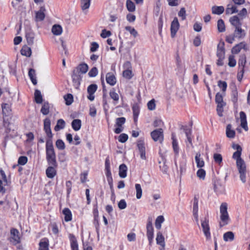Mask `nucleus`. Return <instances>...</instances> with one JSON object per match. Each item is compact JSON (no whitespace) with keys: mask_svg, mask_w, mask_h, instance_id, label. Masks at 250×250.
Returning <instances> with one entry per match:
<instances>
[{"mask_svg":"<svg viewBox=\"0 0 250 250\" xmlns=\"http://www.w3.org/2000/svg\"><path fill=\"white\" fill-rule=\"evenodd\" d=\"M21 53L23 56L29 57L31 55L32 53L31 49L27 45H24L21 50Z\"/></svg>","mask_w":250,"mask_h":250,"instance_id":"obj_29","label":"nucleus"},{"mask_svg":"<svg viewBox=\"0 0 250 250\" xmlns=\"http://www.w3.org/2000/svg\"><path fill=\"white\" fill-rule=\"evenodd\" d=\"M28 161L27 157L24 156H20L18 159V164L20 165H25Z\"/></svg>","mask_w":250,"mask_h":250,"instance_id":"obj_62","label":"nucleus"},{"mask_svg":"<svg viewBox=\"0 0 250 250\" xmlns=\"http://www.w3.org/2000/svg\"><path fill=\"white\" fill-rule=\"evenodd\" d=\"M225 94L217 93L215 96V102L217 104V111L220 117L223 116V107L226 105V103L223 101V96Z\"/></svg>","mask_w":250,"mask_h":250,"instance_id":"obj_4","label":"nucleus"},{"mask_svg":"<svg viewBox=\"0 0 250 250\" xmlns=\"http://www.w3.org/2000/svg\"><path fill=\"white\" fill-rule=\"evenodd\" d=\"M81 6L83 10L89 8L90 5L91 0H81Z\"/></svg>","mask_w":250,"mask_h":250,"instance_id":"obj_46","label":"nucleus"},{"mask_svg":"<svg viewBox=\"0 0 250 250\" xmlns=\"http://www.w3.org/2000/svg\"><path fill=\"white\" fill-rule=\"evenodd\" d=\"M26 39L29 45H32L34 43V34L32 32H28L26 33Z\"/></svg>","mask_w":250,"mask_h":250,"instance_id":"obj_32","label":"nucleus"},{"mask_svg":"<svg viewBox=\"0 0 250 250\" xmlns=\"http://www.w3.org/2000/svg\"><path fill=\"white\" fill-rule=\"evenodd\" d=\"M132 109L133 114V120L134 122L136 123L138 121V118L140 113V108L137 104H135L133 105Z\"/></svg>","mask_w":250,"mask_h":250,"instance_id":"obj_31","label":"nucleus"},{"mask_svg":"<svg viewBox=\"0 0 250 250\" xmlns=\"http://www.w3.org/2000/svg\"><path fill=\"white\" fill-rule=\"evenodd\" d=\"M209 226L208 221H204V234L205 235L207 239L210 238V233L209 231Z\"/></svg>","mask_w":250,"mask_h":250,"instance_id":"obj_51","label":"nucleus"},{"mask_svg":"<svg viewBox=\"0 0 250 250\" xmlns=\"http://www.w3.org/2000/svg\"><path fill=\"white\" fill-rule=\"evenodd\" d=\"M25 136L26 137L25 140L26 143H30L34 139V134L31 132L26 133Z\"/></svg>","mask_w":250,"mask_h":250,"instance_id":"obj_63","label":"nucleus"},{"mask_svg":"<svg viewBox=\"0 0 250 250\" xmlns=\"http://www.w3.org/2000/svg\"><path fill=\"white\" fill-rule=\"evenodd\" d=\"M56 146L60 150H63L65 147L64 142L61 139L56 141Z\"/></svg>","mask_w":250,"mask_h":250,"instance_id":"obj_59","label":"nucleus"},{"mask_svg":"<svg viewBox=\"0 0 250 250\" xmlns=\"http://www.w3.org/2000/svg\"><path fill=\"white\" fill-rule=\"evenodd\" d=\"M147 108L148 109H149L150 110H154L156 107V104L155 103L154 100L152 99V100H150V101H149L147 103Z\"/></svg>","mask_w":250,"mask_h":250,"instance_id":"obj_64","label":"nucleus"},{"mask_svg":"<svg viewBox=\"0 0 250 250\" xmlns=\"http://www.w3.org/2000/svg\"><path fill=\"white\" fill-rule=\"evenodd\" d=\"M35 70L33 68H30L28 71V76L32 83L35 85L37 84V80L36 77Z\"/></svg>","mask_w":250,"mask_h":250,"instance_id":"obj_30","label":"nucleus"},{"mask_svg":"<svg viewBox=\"0 0 250 250\" xmlns=\"http://www.w3.org/2000/svg\"><path fill=\"white\" fill-rule=\"evenodd\" d=\"M135 189L136 190V198L138 199H139L141 198L142 195V189L141 185L139 184H136Z\"/></svg>","mask_w":250,"mask_h":250,"instance_id":"obj_54","label":"nucleus"},{"mask_svg":"<svg viewBox=\"0 0 250 250\" xmlns=\"http://www.w3.org/2000/svg\"><path fill=\"white\" fill-rule=\"evenodd\" d=\"M46 159L48 167L46 169L45 173L47 177L53 179L57 173V168L58 165L56 160L55 151L45 152Z\"/></svg>","mask_w":250,"mask_h":250,"instance_id":"obj_1","label":"nucleus"},{"mask_svg":"<svg viewBox=\"0 0 250 250\" xmlns=\"http://www.w3.org/2000/svg\"><path fill=\"white\" fill-rule=\"evenodd\" d=\"M73 85L75 88L78 89L81 84L82 77L79 72L73 70L71 75Z\"/></svg>","mask_w":250,"mask_h":250,"instance_id":"obj_10","label":"nucleus"},{"mask_svg":"<svg viewBox=\"0 0 250 250\" xmlns=\"http://www.w3.org/2000/svg\"><path fill=\"white\" fill-rule=\"evenodd\" d=\"M53 233L56 235H58L60 230L56 222L51 223L50 225Z\"/></svg>","mask_w":250,"mask_h":250,"instance_id":"obj_50","label":"nucleus"},{"mask_svg":"<svg viewBox=\"0 0 250 250\" xmlns=\"http://www.w3.org/2000/svg\"><path fill=\"white\" fill-rule=\"evenodd\" d=\"M240 121L241 126L245 130V131H248L249 127L247 121V117L246 114L243 111H241L240 112Z\"/></svg>","mask_w":250,"mask_h":250,"instance_id":"obj_15","label":"nucleus"},{"mask_svg":"<svg viewBox=\"0 0 250 250\" xmlns=\"http://www.w3.org/2000/svg\"><path fill=\"white\" fill-rule=\"evenodd\" d=\"M10 241L13 245H16L21 242V238L20 235V232L17 229L12 228L10 230Z\"/></svg>","mask_w":250,"mask_h":250,"instance_id":"obj_7","label":"nucleus"},{"mask_svg":"<svg viewBox=\"0 0 250 250\" xmlns=\"http://www.w3.org/2000/svg\"><path fill=\"white\" fill-rule=\"evenodd\" d=\"M150 136L154 142L162 144L164 140V131L161 128L155 129L150 133Z\"/></svg>","mask_w":250,"mask_h":250,"instance_id":"obj_5","label":"nucleus"},{"mask_svg":"<svg viewBox=\"0 0 250 250\" xmlns=\"http://www.w3.org/2000/svg\"><path fill=\"white\" fill-rule=\"evenodd\" d=\"M246 63V57L245 55L240 56L238 61V69H244V67Z\"/></svg>","mask_w":250,"mask_h":250,"instance_id":"obj_39","label":"nucleus"},{"mask_svg":"<svg viewBox=\"0 0 250 250\" xmlns=\"http://www.w3.org/2000/svg\"><path fill=\"white\" fill-rule=\"evenodd\" d=\"M234 33L238 38H242L245 35L244 30L241 28V26L235 28Z\"/></svg>","mask_w":250,"mask_h":250,"instance_id":"obj_48","label":"nucleus"},{"mask_svg":"<svg viewBox=\"0 0 250 250\" xmlns=\"http://www.w3.org/2000/svg\"><path fill=\"white\" fill-rule=\"evenodd\" d=\"M34 100L37 104H41L42 102V96L41 91L38 89H36L35 91Z\"/></svg>","mask_w":250,"mask_h":250,"instance_id":"obj_34","label":"nucleus"},{"mask_svg":"<svg viewBox=\"0 0 250 250\" xmlns=\"http://www.w3.org/2000/svg\"><path fill=\"white\" fill-rule=\"evenodd\" d=\"M231 128V125L230 124L228 125L226 127V135L229 138H233L235 135V131Z\"/></svg>","mask_w":250,"mask_h":250,"instance_id":"obj_36","label":"nucleus"},{"mask_svg":"<svg viewBox=\"0 0 250 250\" xmlns=\"http://www.w3.org/2000/svg\"><path fill=\"white\" fill-rule=\"evenodd\" d=\"M51 122L49 118H45L43 121V130L46 135L45 143V152L55 151L53 144V134L51 131Z\"/></svg>","mask_w":250,"mask_h":250,"instance_id":"obj_2","label":"nucleus"},{"mask_svg":"<svg viewBox=\"0 0 250 250\" xmlns=\"http://www.w3.org/2000/svg\"><path fill=\"white\" fill-rule=\"evenodd\" d=\"M45 8L44 6H41L40 10L36 13V18L37 21H42L45 18Z\"/></svg>","mask_w":250,"mask_h":250,"instance_id":"obj_25","label":"nucleus"},{"mask_svg":"<svg viewBox=\"0 0 250 250\" xmlns=\"http://www.w3.org/2000/svg\"><path fill=\"white\" fill-rule=\"evenodd\" d=\"M63 98L67 105H70L73 102V97L71 94H67Z\"/></svg>","mask_w":250,"mask_h":250,"instance_id":"obj_49","label":"nucleus"},{"mask_svg":"<svg viewBox=\"0 0 250 250\" xmlns=\"http://www.w3.org/2000/svg\"><path fill=\"white\" fill-rule=\"evenodd\" d=\"M136 146L140 153L141 158L143 160H146V147L144 138H140L136 141Z\"/></svg>","mask_w":250,"mask_h":250,"instance_id":"obj_6","label":"nucleus"},{"mask_svg":"<svg viewBox=\"0 0 250 250\" xmlns=\"http://www.w3.org/2000/svg\"><path fill=\"white\" fill-rule=\"evenodd\" d=\"M125 29L128 31L134 38H136L138 35V32L134 27L130 26H127L125 27Z\"/></svg>","mask_w":250,"mask_h":250,"instance_id":"obj_53","label":"nucleus"},{"mask_svg":"<svg viewBox=\"0 0 250 250\" xmlns=\"http://www.w3.org/2000/svg\"><path fill=\"white\" fill-rule=\"evenodd\" d=\"M225 54L224 43L223 42H219L217 46V56L218 58H224Z\"/></svg>","mask_w":250,"mask_h":250,"instance_id":"obj_22","label":"nucleus"},{"mask_svg":"<svg viewBox=\"0 0 250 250\" xmlns=\"http://www.w3.org/2000/svg\"><path fill=\"white\" fill-rule=\"evenodd\" d=\"M128 139V136L125 133H122L118 137V141L122 143L126 142Z\"/></svg>","mask_w":250,"mask_h":250,"instance_id":"obj_58","label":"nucleus"},{"mask_svg":"<svg viewBox=\"0 0 250 250\" xmlns=\"http://www.w3.org/2000/svg\"><path fill=\"white\" fill-rule=\"evenodd\" d=\"M180 24L178 18L175 17L172 21L170 25V35L172 38H174L179 29Z\"/></svg>","mask_w":250,"mask_h":250,"instance_id":"obj_12","label":"nucleus"},{"mask_svg":"<svg viewBox=\"0 0 250 250\" xmlns=\"http://www.w3.org/2000/svg\"><path fill=\"white\" fill-rule=\"evenodd\" d=\"M218 86L222 89L223 94H225L227 87V83L225 81H219L218 82Z\"/></svg>","mask_w":250,"mask_h":250,"instance_id":"obj_56","label":"nucleus"},{"mask_svg":"<svg viewBox=\"0 0 250 250\" xmlns=\"http://www.w3.org/2000/svg\"><path fill=\"white\" fill-rule=\"evenodd\" d=\"M2 111L3 115L8 116L11 110L8 104L4 103L1 104Z\"/></svg>","mask_w":250,"mask_h":250,"instance_id":"obj_43","label":"nucleus"},{"mask_svg":"<svg viewBox=\"0 0 250 250\" xmlns=\"http://www.w3.org/2000/svg\"><path fill=\"white\" fill-rule=\"evenodd\" d=\"M232 147L234 149L236 150V151L233 154L232 158H238L239 157H241L242 151V149L241 146L238 144H233Z\"/></svg>","mask_w":250,"mask_h":250,"instance_id":"obj_27","label":"nucleus"},{"mask_svg":"<svg viewBox=\"0 0 250 250\" xmlns=\"http://www.w3.org/2000/svg\"><path fill=\"white\" fill-rule=\"evenodd\" d=\"M98 88L97 85L96 84H91L87 87L88 93H95Z\"/></svg>","mask_w":250,"mask_h":250,"instance_id":"obj_57","label":"nucleus"},{"mask_svg":"<svg viewBox=\"0 0 250 250\" xmlns=\"http://www.w3.org/2000/svg\"><path fill=\"white\" fill-rule=\"evenodd\" d=\"M165 219L163 216L160 215L158 216L155 220V227L158 229H160L161 228V224L164 222Z\"/></svg>","mask_w":250,"mask_h":250,"instance_id":"obj_41","label":"nucleus"},{"mask_svg":"<svg viewBox=\"0 0 250 250\" xmlns=\"http://www.w3.org/2000/svg\"><path fill=\"white\" fill-rule=\"evenodd\" d=\"M127 167L125 164H122L119 166V176L122 178H124L127 175Z\"/></svg>","mask_w":250,"mask_h":250,"instance_id":"obj_28","label":"nucleus"},{"mask_svg":"<svg viewBox=\"0 0 250 250\" xmlns=\"http://www.w3.org/2000/svg\"><path fill=\"white\" fill-rule=\"evenodd\" d=\"M62 213L64 215V220L66 222H68L72 220V214L70 209L68 208H65L63 209Z\"/></svg>","mask_w":250,"mask_h":250,"instance_id":"obj_23","label":"nucleus"},{"mask_svg":"<svg viewBox=\"0 0 250 250\" xmlns=\"http://www.w3.org/2000/svg\"><path fill=\"white\" fill-rule=\"evenodd\" d=\"M109 96L110 98L113 100L115 104H117L119 100V95L116 93L115 88H112L109 92Z\"/></svg>","mask_w":250,"mask_h":250,"instance_id":"obj_38","label":"nucleus"},{"mask_svg":"<svg viewBox=\"0 0 250 250\" xmlns=\"http://www.w3.org/2000/svg\"><path fill=\"white\" fill-rule=\"evenodd\" d=\"M71 250H79L78 243L75 236L72 233L68 234Z\"/></svg>","mask_w":250,"mask_h":250,"instance_id":"obj_14","label":"nucleus"},{"mask_svg":"<svg viewBox=\"0 0 250 250\" xmlns=\"http://www.w3.org/2000/svg\"><path fill=\"white\" fill-rule=\"evenodd\" d=\"M234 234L231 231H228L224 234L223 238L225 241H231L234 239Z\"/></svg>","mask_w":250,"mask_h":250,"instance_id":"obj_44","label":"nucleus"},{"mask_svg":"<svg viewBox=\"0 0 250 250\" xmlns=\"http://www.w3.org/2000/svg\"><path fill=\"white\" fill-rule=\"evenodd\" d=\"M171 139H172V146L175 155H178L179 153V146L178 145V141L176 138V135L174 133L171 134Z\"/></svg>","mask_w":250,"mask_h":250,"instance_id":"obj_17","label":"nucleus"},{"mask_svg":"<svg viewBox=\"0 0 250 250\" xmlns=\"http://www.w3.org/2000/svg\"><path fill=\"white\" fill-rule=\"evenodd\" d=\"M211 10L213 14L220 15L224 12L225 9L222 6H213L211 8Z\"/></svg>","mask_w":250,"mask_h":250,"instance_id":"obj_37","label":"nucleus"},{"mask_svg":"<svg viewBox=\"0 0 250 250\" xmlns=\"http://www.w3.org/2000/svg\"><path fill=\"white\" fill-rule=\"evenodd\" d=\"M238 10L237 7L232 4H228L226 10V14L231 15L237 13Z\"/></svg>","mask_w":250,"mask_h":250,"instance_id":"obj_40","label":"nucleus"},{"mask_svg":"<svg viewBox=\"0 0 250 250\" xmlns=\"http://www.w3.org/2000/svg\"><path fill=\"white\" fill-rule=\"evenodd\" d=\"M49 103L48 102H44L42 105L41 112L43 115H46L49 113Z\"/></svg>","mask_w":250,"mask_h":250,"instance_id":"obj_42","label":"nucleus"},{"mask_svg":"<svg viewBox=\"0 0 250 250\" xmlns=\"http://www.w3.org/2000/svg\"><path fill=\"white\" fill-rule=\"evenodd\" d=\"M106 83L111 86L114 85L116 83V78L112 72L107 73L106 75Z\"/></svg>","mask_w":250,"mask_h":250,"instance_id":"obj_24","label":"nucleus"},{"mask_svg":"<svg viewBox=\"0 0 250 250\" xmlns=\"http://www.w3.org/2000/svg\"><path fill=\"white\" fill-rule=\"evenodd\" d=\"M220 226L223 227L228 224L230 218L228 212V204L222 203L220 207Z\"/></svg>","mask_w":250,"mask_h":250,"instance_id":"obj_3","label":"nucleus"},{"mask_svg":"<svg viewBox=\"0 0 250 250\" xmlns=\"http://www.w3.org/2000/svg\"><path fill=\"white\" fill-rule=\"evenodd\" d=\"M65 123L63 119H59L57 121L56 125L55 126V130L57 131L63 129L65 127Z\"/></svg>","mask_w":250,"mask_h":250,"instance_id":"obj_45","label":"nucleus"},{"mask_svg":"<svg viewBox=\"0 0 250 250\" xmlns=\"http://www.w3.org/2000/svg\"><path fill=\"white\" fill-rule=\"evenodd\" d=\"M146 236L150 245L154 238V229L151 221H148L146 224Z\"/></svg>","mask_w":250,"mask_h":250,"instance_id":"obj_13","label":"nucleus"},{"mask_svg":"<svg viewBox=\"0 0 250 250\" xmlns=\"http://www.w3.org/2000/svg\"><path fill=\"white\" fill-rule=\"evenodd\" d=\"M125 121L126 119L123 117L116 118L115 126H117V127L114 130L115 133L120 134L123 131L124 127L123 125L125 124Z\"/></svg>","mask_w":250,"mask_h":250,"instance_id":"obj_9","label":"nucleus"},{"mask_svg":"<svg viewBox=\"0 0 250 250\" xmlns=\"http://www.w3.org/2000/svg\"><path fill=\"white\" fill-rule=\"evenodd\" d=\"M236 160V166L239 172L246 171V166L244 161L239 157L233 158Z\"/></svg>","mask_w":250,"mask_h":250,"instance_id":"obj_16","label":"nucleus"},{"mask_svg":"<svg viewBox=\"0 0 250 250\" xmlns=\"http://www.w3.org/2000/svg\"><path fill=\"white\" fill-rule=\"evenodd\" d=\"M198 203H193V215L194 216V218L196 221V222L198 223Z\"/></svg>","mask_w":250,"mask_h":250,"instance_id":"obj_52","label":"nucleus"},{"mask_svg":"<svg viewBox=\"0 0 250 250\" xmlns=\"http://www.w3.org/2000/svg\"><path fill=\"white\" fill-rule=\"evenodd\" d=\"M74 70H76L77 72H79L80 74H85L88 70V65L82 62L80 63L76 67H75Z\"/></svg>","mask_w":250,"mask_h":250,"instance_id":"obj_20","label":"nucleus"},{"mask_svg":"<svg viewBox=\"0 0 250 250\" xmlns=\"http://www.w3.org/2000/svg\"><path fill=\"white\" fill-rule=\"evenodd\" d=\"M156 240L157 244L160 245L164 249L165 246V238L161 231L157 232Z\"/></svg>","mask_w":250,"mask_h":250,"instance_id":"obj_26","label":"nucleus"},{"mask_svg":"<svg viewBox=\"0 0 250 250\" xmlns=\"http://www.w3.org/2000/svg\"><path fill=\"white\" fill-rule=\"evenodd\" d=\"M98 69L96 67H93L88 72V76L90 77H95L98 74Z\"/></svg>","mask_w":250,"mask_h":250,"instance_id":"obj_61","label":"nucleus"},{"mask_svg":"<svg viewBox=\"0 0 250 250\" xmlns=\"http://www.w3.org/2000/svg\"><path fill=\"white\" fill-rule=\"evenodd\" d=\"M242 49H244L245 50H247L248 49V45L245 42H242L236 45L232 48L231 52L233 54H237Z\"/></svg>","mask_w":250,"mask_h":250,"instance_id":"obj_18","label":"nucleus"},{"mask_svg":"<svg viewBox=\"0 0 250 250\" xmlns=\"http://www.w3.org/2000/svg\"><path fill=\"white\" fill-rule=\"evenodd\" d=\"M241 20L242 19L239 18L238 16H233L229 18V21L232 25L236 28L241 26Z\"/></svg>","mask_w":250,"mask_h":250,"instance_id":"obj_21","label":"nucleus"},{"mask_svg":"<svg viewBox=\"0 0 250 250\" xmlns=\"http://www.w3.org/2000/svg\"><path fill=\"white\" fill-rule=\"evenodd\" d=\"M71 125L75 131H78L81 127L82 122L80 119H74L72 122Z\"/></svg>","mask_w":250,"mask_h":250,"instance_id":"obj_33","label":"nucleus"},{"mask_svg":"<svg viewBox=\"0 0 250 250\" xmlns=\"http://www.w3.org/2000/svg\"><path fill=\"white\" fill-rule=\"evenodd\" d=\"M52 32L53 34L56 36L60 35L62 32V29L61 25L59 24H55L52 28Z\"/></svg>","mask_w":250,"mask_h":250,"instance_id":"obj_35","label":"nucleus"},{"mask_svg":"<svg viewBox=\"0 0 250 250\" xmlns=\"http://www.w3.org/2000/svg\"><path fill=\"white\" fill-rule=\"evenodd\" d=\"M195 159L197 167L201 168L197 171V175L200 178H203V169L201 168L203 167V161L201 160V154L199 152L196 153Z\"/></svg>","mask_w":250,"mask_h":250,"instance_id":"obj_11","label":"nucleus"},{"mask_svg":"<svg viewBox=\"0 0 250 250\" xmlns=\"http://www.w3.org/2000/svg\"><path fill=\"white\" fill-rule=\"evenodd\" d=\"M126 6L127 10L132 12L135 10V5L131 0H126Z\"/></svg>","mask_w":250,"mask_h":250,"instance_id":"obj_47","label":"nucleus"},{"mask_svg":"<svg viewBox=\"0 0 250 250\" xmlns=\"http://www.w3.org/2000/svg\"><path fill=\"white\" fill-rule=\"evenodd\" d=\"M7 185V179L4 171L0 169V193L3 195L6 192L5 186Z\"/></svg>","mask_w":250,"mask_h":250,"instance_id":"obj_8","label":"nucleus"},{"mask_svg":"<svg viewBox=\"0 0 250 250\" xmlns=\"http://www.w3.org/2000/svg\"><path fill=\"white\" fill-rule=\"evenodd\" d=\"M213 159H214V162L219 165L222 162V156L220 154H219V153L214 154Z\"/></svg>","mask_w":250,"mask_h":250,"instance_id":"obj_60","label":"nucleus"},{"mask_svg":"<svg viewBox=\"0 0 250 250\" xmlns=\"http://www.w3.org/2000/svg\"><path fill=\"white\" fill-rule=\"evenodd\" d=\"M39 250H49V241L47 238H42L39 244Z\"/></svg>","mask_w":250,"mask_h":250,"instance_id":"obj_19","label":"nucleus"},{"mask_svg":"<svg viewBox=\"0 0 250 250\" xmlns=\"http://www.w3.org/2000/svg\"><path fill=\"white\" fill-rule=\"evenodd\" d=\"M217 28L220 32H222L225 30V25L224 21L220 19L217 22Z\"/></svg>","mask_w":250,"mask_h":250,"instance_id":"obj_55","label":"nucleus"}]
</instances>
